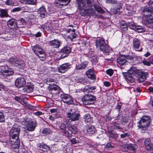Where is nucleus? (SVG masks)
Instances as JSON below:
<instances>
[{
  "label": "nucleus",
  "mask_w": 153,
  "mask_h": 153,
  "mask_svg": "<svg viewBox=\"0 0 153 153\" xmlns=\"http://www.w3.org/2000/svg\"><path fill=\"white\" fill-rule=\"evenodd\" d=\"M150 117L146 116H143L141 120L138 122V127L142 129V133H145V131H146L148 127L149 126L150 123Z\"/></svg>",
  "instance_id": "f257e3e1"
},
{
  "label": "nucleus",
  "mask_w": 153,
  "mask_h": 153,
  "mask_svg": "<svg viewBox=\"0 0 153 153\" xmlns=\"http://www.w3.org/2000/svg\"><path fill=\"white\" fill-rule=\"evenodd\" d=\"M10 134V139L11 142V147L14 149H18L19 147L20 140L19 139V134Z\"/></svg>",
  "instance_id": "f03ea898"
},
{
  "label": "nucleus",
  "mask_w": 153,
  "mask_h": 153,
  "mask_svg": "<svg viewBox=\"0 0 153 153\" xmlns=\"http://www.w3.org/2000/svg\"><path fill=\"white\" fill-rule=\"evenodd\" d=\"M96 97L90 94H87L85 95L82 100L84 104L85 105L93 104L96 101Z\"/></svg>",
  "instance_id": "7ed1b4c3"
},
{
  "label": "nucleus",
  "mask_w": 153,
  "mask_h": 153,
  "mask_svg": "<svg viewBox=\"0 0 153 153\" xmlns=\"http://www.w3.org/2000/svg\"><path fill=\"white\" fill-rule=\"evenodd\" d=\"M26 121L27 122V126L26 128H23L22 131H25L26 133H28L27 131H33L36 126V121H33L31 120H29L27 119Z\"/></svg>",
  "instance_id": "20e7f679"
},
{
  "label": "nucleus",
  "mask_w": 153,
  "mask_h": 153,
  "mask_svg": "<svg viewBox=\"0 0 153 153\" xmlns=\"http://www.w3.org/2000/svg\"><path fill=\"white\" fill-rule=\"evenodd\" d=\"M142 14L143 16L142 17L143 20H144L153 15V10L148 7H145L143 8Z\"/></svg>",
  "instance_id": "39448f33"
},
{
  "label": "nucleus",
  "mask_w": 153,
  "mask_h": 153,
  "mask_svg": "<svg viewBox=\"0 0 153 153\" xmlns=\"http://www.w3.org/2000/svg\"><path fill=\"white\" fill-rule=\"evenodd\" d=\"M71 51V48L68 46H65L60 51V59H62L67 56Z\"/></svg>",
  "instance_id": "423d86ee"
},
{
  "label": "nucleus",
  "mask_w": 153,
  "mask_h": 153,
  "mask_svg": "<svg viewBox=\"0 0 153 153\" xmlns=\"http://www.w3.org/2000/svg\"><path fill=\"white\" fill-rule=\"evenodd\" d=\"M67 117L71 121H75L78 120L80 116V114L78 112L74 111V112H69L67 113Z\"/></svg>",
  "instance_id": "0eeeda50"
},
{
  "label": "nucleus",
  "mask_w": 153,
  "mask_h": 153,
  "mask_svg": "<svg viewBox=\"0 0 153 153\" xmlns=\"http://www.w3.org/2000/svg\"><path fill=\"white\" fill-rule=\"evenodd\" d=\"M48 89L51 93L53 95L59 94L61 91L60 88L56 84H49Z\"/></svg>",
  "instance_id": "6e6552de"
},
{
  "label": "nucleus",
  "mask_w": 153,
  "mask_h": 153,
  "mask_svg": "<svg viewBox=\"0 0 153 153\" xmlns=\"http://www.w3.org/2000/svg\"><path fill=\"white\" fill-rule=\"evenodd\" d=\"M127 25L129 26V27L138 33H142L145 31L146 29L140 26H136L134 25L133 22H128Z\"/></svg>",
  "instance_id": "1a4fd4ad"
},
{
  "label": "nucleus",
  "mask_w": 153,
  "mask_h": 153,
  "mask_svg": "<svg viewBox=\"0 0 153 153\" xmlns=\"http://www.w3.org/2000/svg\"><path fill=\"white\" fill-rule=\"evenodd\" d=\"M71 1V0H55L54 4L57 8H61L63 6L68 5Z\"/></svg>",
  "instance_id": "9d476101"
},
{
  "label": "nucleus",
  "mask_w": 153,
  "mask_h": 153,
  "mask_svg": "<svg viewBox=\"0 0 153 153\" xmlns=\"http://www.w3.org/2000/svg\"><path fill=\"white\" fill-rule=\"evenodd\" d=\"M26 83L25 79L22 77L18 78L15 81V85L18 88L23 87Z\"/></svg>",
  "instance_id": "9b49d317"
},
{
  "label": "nucleus",
  "mask_w": 153,
  "mask_h": 153,
  "mask_svg": "<svg viewBox=\"0 0 153 153\" xmlns=\"http://www.w3.org/2000/svg\"><path fill=\"white\" fill-rule=\"evenodd\" d=\"M1 75L3 77L7 78L13 75L14 72L13 70L10 68H5L1 71Z\"/></svg>",
  "instance_id": "f8f14e48"
},
{
  "label": "nucleus",
  "mask_w": 153,
  "mask_h": 153,
  "mask_svg": "<svg viewBox=\"0 0 153 153\" xmlns=\"http://www.w3.org/2000/svg\"><path fill=\"white\" fill-rule=\"evenodd\" d=\"M148 75L147 72H141L137 76V81L138 82L140 83L144 81L146 79Z\"/></svg>",
  "instance_id": "ddd939ff"
},
{
  "label": "nucleus",
  "mask_w": 153,
  "mask_h": 153,
  "mask_svg": "<svg viewBox=\"0 0 153 153\" xmlns=\"http://www.w3.org/2000/svg\"><path fill=\"white\" fill-rule=\"evenodd\" d=\"M70 65L67 63L63 64L57 68L58 71L61 73H64L70 68Z\"/></svg>",
  "instance_id": "4468645a"
},
{
  "label": "nucleus",
  "mask_w": 153,
  "mask_h": 153,
  "mask_svg": "<svg viewBox=\"0 0 153 153\" xmlns=\"http://www.w3.org/2000/svg\"><path fill=\"white\" fill-rule=\"evenodd\" d=\"M33 85L30 83L28 84L25 88L22 90V92L24 94H26L27 93H29L33 91Z\"/></svg>",
  "instance_id": "2eb2a0df"
},
{
  "label": "nucleus",
  "mask_w": 153,
  "mask_h": 153,
  "mask_svg": "<svg viewBox=\"0 0 153 153\" xmlns=\"http://www.w3.org/2000/svg\"><path fill=\"white\" fill-rule=\"evenodd\" d=\"M122 74L127 82L131 83L134 82L135 79L132 74L128 72H123Z\"/></svg>",
  "instance_id": "dca6fc26"
},
{
  "label": "nucleus",
  "mask_w": 153,
  "mask_h": 153,
  "mask_svg": "<svg viewBox=\"0 0 153 153\" xmlns=\"http://www.w3.org/2000/svg\"><path fill=\"white\" fill-rule=\"evenodd\" d=\"M61 44V42L58 39H54L50 41L49 42V45L50 46L56 48H59Z\"/></svg>",
  "instance_id": "f3484780"
},
{
  "label": "nucleus",
  "mask_w": 153,
  "mask_h": 153,
  "mask_svg": "<svg viewBox=\"0 0 153 153\" xmlns=\"http://www.w3.org/2000/svg\"><path fill=\"white\" fill-rule=\"evenodd\" d=\"M8 26L10 28L16 29L17 27L16 20L14 19L9 20L7 22Z\"/></svg>",
  "instance_id": "a211bd4d"
},
{
  "label": "nucleus",
  "mask_w": 153,
  "mask_h": 153,
  "mask_svg": "<svg viewBox=\"0 0 153 153\" xmlns=\"http://www.w3.org/2000/svg\"><path fill=\"white\" fill-rule=\"evenodd\" d=\"M86 74L88 78L92 80H95L96 79V76L93 69H90L88 70L86 72Z\"/></svg>",
  "instance_id": "6ab92c4d"
},
{
  "label": "nucleus",
  "mask_w": 153,
  "mask_h": 153,
  "mask_svg": "<svg viewBox=\"0 0 153 153\" xmlns=\"http://www.w3.org/2000/svg\"><path fill=\"white\" fill-rule=\"evenodd\" d=\"M117 62L120 65H123L126 64L127 61L126 60L125 55H122L117 58Z\"/></svg>",
  "instance_id": "aec40b11"
},
{
  "label": "nucleus",
  "mask_w": 153,
  "mask_h": 153,
  "mask_svg": "<svg viewBox=\"0 0 153 153\" xmlns=\"http://www.w3.org/2000/svg\"><path fill=\"white\" fill-rule=\"evenodd\" d=\"M106 45V44L102 38H100L96 40V45L97 47L100 48V49L101 47H103Z\"/></svg>",
  "instance_id": "412c9836"
},
{
  "label": "nucleus",
  "mask_w": 153,
  "mask_h": 153,
  "mask_svg": "<svg viewBox=\"0 0 153 153\" xmlns=\"http://www.w3.org/2000/svg\"><path fill=\"white\" fill-rule=\"evenodd\" d=\"M46 13V9L43 7H40L38 10V14L39 16L43 18L45 17Z\"/></svg>",
  "instance_id": "4be33fe9"
},
{
  "label": "nucleus",
  "mask_w": 153,
  "mask_h": 153,
  "mask_svg": "<svg viewBox=\"0 0 153 153\" xmlns=\"http://www.w3.org/2000/svg\"><path fill=\"white\" fill-rule=\"evenodd\" d=\"M20 131V127L18 126H14L10 129V134H19Z\"/></svg>",
  "instance_id": "5701e85b"
},
{
  "label": "nucleus",
  "mask_w": 153,
  "mask_h": 153,
  "mask_svg": "<svg viewBox=\"0 0 153 153\" xmlns=\"http://www.w3.org/2000/svg\"><path fill=\"white\" fill-rule=\"evenodd\" d=\"M15 65L20 69H23L25 67V63L24 61L18 59Z\"/></svg>",
  "instance_id": "b1692460"
},
{
  "label": "nucleus",
  "mask_w": 153,
  "mask_h": 153,
  "mask_svg": "<svg viewBox=\"0 0 153 153\" xmlns=\"http://www.w3.org/2000/svg\"><path fill=\"white\" fill-rule=\"evenodd\" d=\"M101 51L106 55H108L109 53L111 50V49L107 45H104L103 47H101L100 49Z\"/></svg>",
  "instance_id": "393cba45"
},
{
  "label": "nucleus",
  "mask_w": 153,
  "mask_h": 153,
  "mask_svg": "<svg viewBox=\"0 0 153 153\" xmlns=\"http://www.w3.org/2000/svg\"><path fill=\"white\" fill-rule=\"evenodd\" d=\"M32 49L36 55H38V54L42 53L43 49L39 48L38 45H35L32 47Z\"/></svg>",
  "instance_id": "a878e982"
},
{
  "label": "nucleus",
  "mask_w": 153,
  "mask_h": 153,
  "mask_svg": "<svg viewBox=\"0 0 153 153\" xmlns=\"http://www.w3.org/2000/svg\"><path fill=\"white\" fill-rule=\"evenodd\" d=\"M143 21H145L146 24L148 27L153 28V17L149 19L147 18Z\"/></svg>",
  "instance_id": "bb28decb"
},
{
  "label": "nucleus",
  "mask_w": 153,
  "mask_h": 153,
  "mask_svg": "<svg viewBox=\"0 0 153 153\" xmlns=\"http://www.w3.org/2000/svg\"><path fill=\"white\" fill-rule=\"evenodd\" d=\"M0 16L1 18L8 17H10L8 14V11L7 10L1 9L0 10Z\"/></svg>",
  "instance_id": "cd10ccee"
},
{
  "label": "nucleus",
  "mask_w": 153,
  "mask_h": 153,
  "mask_svg": "<svg viewBox=\"0 0 153 153\" xmlns=\"http://www.w3.org/2000/svg\"><path fill=\"white\" fill-rule=\"evenodd\" d=\"M38 146L40 149H39L43 151V152H46L49 149V147L46 145L43 144L42 143H39L38 145Z\"/></svg>",
  "instance_id": "c85d7f7f"
},
{
  "label": "nucleus",
  "mask_w": 153,
  "mask_h": 153,
  "mask_svg": "<svg viewBox=\"0 0 153 153\" xmlns=\"http://www.w3.org/2000/svg\"><path fill=\"white\" fill-rule=\"evenodd\" d=\"M88 64L87 62H84L80 65H76V70H81L84 69L87 65Z\"/></svg>",
  "instance_id": "c756f323"
},
{
  "label": "nucleus",
  "mask_w": 153,
  "mask_h": 153,
  "mask_svg": "<svg viewBox=\"0 0 153 153\" xmlns=\"http://www.w3.org/2000/svg\"><path fill=\"white\" fill-rule=\"evenodd\" d=\"M59 127L62 133L66 134L68 131L66 130V126L65 124L63 123H61L59 124Z\"/></svg>",
  "instance_id": "7c9ffc66"
},
{
  "label": "nucleus",
  "mask_w": 153,
  "mask_h": 153,
  "mask_svg": "<svg viewBox=\"0 0 153 153\" xmlns=\"http://www.w3.org/2000/svg\"><path fill=\"white\" fill-rule=\"evenodd\" d=\"M133 45L134 48L138 49L140 45V42L139 40L136 38L133 39Z\"/></svg>",
  "instance_id": "2f4dec72"
},
{
  "label": "nucleus",
  "mask_w": 153,
  "mask_h": 153,
  "mask_svg": "<svg viewBox=\"0 0 153 153\" xmlns=\"http://www.w3.org/2000/svg\"><path fill=\"white\" fill-rule=\"evenodd\" d=\"M86 130L88 134H93L95 133V129L93 126H89Z\"/></svg>",
  "instance_id": "473e14b6"
},
{
  "label": "nucleus",
  "mask_w": 153,
  "mask_h": 153,
  "mask_svg": "<svg viewBox=\"0 0 153 153\" xmlns=\"http://www.w3.org/2000/svg\"><path fill=\"white\" fill-rule=\"evenodd\" d=\"M96 89L95 86L91 87L88 85H86L85 87L84 90L85 92L87 91V92H92V90H94Z\"/></svg>",
  "instance_id": "72a5a7b5"
},
{
  "label": "nucleus",
  "mask_w": 153,
  "mask_h": 153,
  "mask_svg": "<svg viewBox=\"0 0 153 153\" xmlns=\"http://www.w3.org/2000/svg\"><path fill=\"white\" fill-rule=\"evenodd\" d=\"M137 148V146L135 144H128L127 146V149L128 150H135Z\"/></svg>",
  "instance_id": "f704fd0d"
},
{
  "label": "nucleus",
  "mask_w": 153,
  "mask_h": 153,
  "mask_svg": "<svg viewBox=\"0 0 153 153\" xmlns=\"http://www.w3.org/2000/svg\"><path fill=\"white\" fill-rule=\"evenodd\" d=\"M68 129L72 132V134H76L77 133V128L74 125L70 126Z\"/></svg>",
  "instance_id": "c9c22d12"
},
{
  "label": "nucleus",
  "mask_w": 153,
  "mask_h": 153,
  "mask_svg": "<svg viewBox=\"0 0 153 153\" xmlns=\"http://www.w3.org/2000/svg\"><path fill=\"white\" fill-rule=\"evenodd\" d=\"M145 145L146 147V149H150V146L152 145V143L151 142V140L149 139H147L144 141Z\"/></svg>",
  "instance_id": "e433bc0d"
},
{
  "label": "nucleus",
  "mask_w": 153,
  "mask_h": 153,
  "mask_svg": "<svg viewBox=\"0 0 153 153\" xmlns=\"http://www.w3.org/2000/svg\"><path fill=\"white\" fill-rule=\"evenodd\" d=\"M42 133L44 134H51L53 133V131L49 128H45L43 130Z\"/></svg>",
  "instance_id": "4c0bfd02"
},
{
  "label": "nucleus",
  "mask_w": 153,
  "mask_h": 153,
  "mask_svg": "<svg viewBox=\"0 0 153 153\" xmlns=\"http://www.w3.org/2000/svg\"><path fill=\"white\" fill-rule=\"evenodd\" d=\"M18 59L16 57H11L9 59L8 62L13 64L15 65L16 62L18 61Z\"/></svg>",
  "instance_id": "58836bf2"
},
{
  "label": "nucleus",
  "mask_w": 153,
  "mask_h": 153,
  "mask_svg": "<svg viewBox=\"0 0 153 153\" xmlns=\"http://www.w3.org/2000/svg\"><path fill=\"white\" fill-rule=\"evenodd\" d=\"M86 7H88L89 8L88 9V10H90L92 11L91 7L92 6V4L91 0H86Z\"/></svg>",
  "instance_id": "ea45409f"
},
{
  "label": "nucleus",
  "mask_w": 153,
  "mask_h": 153,
  "mask_svg": "<svg viewBox=\"0 0 153 153\" xmlns=\"http://www.w3.org/2000/svg\"><path fill=\"white\" fill-rule=\"evenodd\" d=\"M25 1L27 4L35 5L37 3V0H25Z\"/></svg>",
  "instance_id": "a19ab883"
},
{
  "label": "nucleus",
  "mask_w": 153,
  "mask_h": 153,
  "mask_svg": "<svg viewBox=\"0 0 153 153\" xmlns=\"http://www.w3.org/2000/svg\"><path fill=\"white\" fill-rule=\"evenodd\" d=\"M70 96V95H68L67 94H61L60 95V97H61V99H62V101L64 102L65 103V100H66L67 99H68V96Z\"/></svg>",
  "instance_id": "79ce46f5"
},
{
  "label": "nucleus",
  "mask_w": 153,
  "mask_h": 153,
  "mask_svg": "<svg viewBox=\"0 0 153 153\" xmlns=\"http://www.w3.org/2000/svg\"><path fill=\"white\" fill-rule=\"evenodd\" d=\"M65 103L69 105L72 104L73 102V99L70 95L68 96V98L66 100H65Z\"/></svg>",
  "instance_id": "37998d69"
},
{
  "label": "nucleus",
  "mask_w": 153,
  "mask_h": 153,
  "mask_svg": "<svg viewBox=\"0 0 153 153\" xmlns=\"http://www.w3.org/2000/svg\"><path fill=\"white\" fill-rule=\"evenodd\" d=\"M85 121L86 123H88L91 121V117L90 114H87L84 116Z\"/></svg>",
  "instance_id": "c03bdc74"
},
{
  "label": "nucleus",
  "mask_w": 153,
  "mask_h": 153,
  "mask_svg": "<svg viewBox=\"0 0 153 153\" xmlns=\"http://www.w3.org/2000/svg\"><path fill=\"white\" fill-rule=\"evenodd\" d=\"M95 10L98 12L100 13H102L104 12V11L99 6H97L94 7Z\"/></svg>",
  "instance_id": "a18cd8bd"
},
{
  "label": "nucleus",
  "mask_w": 153,
  "mask_h": 153,
  "mask_svg": "<svg viewBox=\"0 0 153 153\" xmlns=\"http://www.w3.org/2000/svg\"><path fill=\"white\" fill-rule=\"evenodd\" d=\"M39 58L42 60H43L45 58V54L43 51L42 53H41L38 54V55H37Z\"/></svg>",
  "instance_id": "49530a36"
},
{
  "label": "nucleus",
  "mask_w": 153,
  "mask_h": 153,
  "mask_svg": "<svg viewBox=\"0 0 153 153\" xmlns=\"http://www.w3.org/2000/svg\"><path fill=\"white\" fill-rule=\"evenodd\" d=\"M9 34H4L3 36L0 37L1 38H2L4 39L5 40H10V37L9 36Z\"/></svg>",
  "instance_id": "de8ad7c7"
},
{
  "label": "nucleus",
  "mask_w": 153,
  "mask_h": 153,
  "mask_svg": "<svg viewBox=\"0 0 153 153\" xmlns=\"http://www.w3.org/2000/svg\"><path fill=\"white\" fill-rule=\"evenodd\" d=\"M115 147V146H112L110 143H107L105 147V148L108 150H110Z\"/></svg>",
  "instance_id": "09e8293b"
},
{
  "label": "nucleus",
  "mask_w": 153,
  "mask_h": 153,
  "mask_svg": "<svg viewBox=\"0 0 153 153\" xmlns=\"http://www.w3.org/2000/svg\"><path fill=\"white\" fill-rule=\"evenodd\" d=\"M128 22H127V23H126V25H125V24H122L121 26H120V27L121 29L123 30H124V31H126V30H127L128 29V27H127V26H128L129 27V26H128L127 24V23H128Z\"/></svg>",
  "instance_id": "8fccbe9b"
},
{
  "label": "nucleus",
  "mask_w": 153,
  "mask_h": 153,
  "mask_svg": "<svg viewBox=\"0 0 153 153\" xmlns=\"http://www.w3.org/2000/svg\"><path fill=\"white\" fill-rule=\"evenodd\" d=\"M105 2L107 3L115 4L117 3V0H105Z\"/></svg>",
  "instance_id": "3c124183"
},
{
  "label": "nucleus",
  "mask_w": 153,
  "mask_h": 153,
  "mask_svg": "<svg viewBox=\"0 0 153 153\" xmlns=\"http://www.w3.org/2000/svg\"><path fill=\"white\" fill-rule=\"evenodd\" d=\"M5 120L3 113L0 111V122H3Z\"/></svg>",
  "instance_id": "603ef678"
},
{
  "label": "nucleus",
  "mask_w": 153,
  "mask_h": 153,
  "mask_svg": "<svg viewBox=\"0 0 153 153\" xmlns=\"http://www.w3.org/2000/svg\"><path fill=\"white\" fill-rule=\"evenodd\" d=\"M5 3L7 5L10 6H12L14 4V3L11 0H7Z\"/></svg>",
  "instance_id": "864d4df0"
},
{
  "label": "nucleus",
  "mask_w": 153,
  "mask_h": 153,
  "mask_svg": "<svg viewBox=\"0 0 153 153\" xmlns=\"http://www.w3.org/2000/svg\"><path fill=\"white\" fill-rule=\"evenodd\" d=\"M107 74L110 76H111L113 74V70L111 69H109L106 71Z\"/></svg>",
  "instance_id": "5fc2aeb1"
},
{
  "label": "nucleus",
  "mask_w": 153,
  "mask_h": 153,
  "mask_svg": "<svg viewBox=\"0 0 153 153\" xmlns=\"http://www.w3.org/2000/svg\"><path fill=\"white\" fill-rule=\"evenodd\" d=\"M125 57H126V60H130L131 61V62H132L131 60H133L134 59V57L131 56L125 55Z\"/></svg>",
  "instance_id": "6e6d98bb"
},
{
  "label": "nucleus",
  "mask_w": 153,
  "mask_h": 153,
  "mask_svg": "<svg viewBox=\"0 0 153 153\" xmlns=\"http://www.w3.org/2000/svg\"><path fill=\"white\" fill-rule=\"evenodd\" d=\"M91 62H97L98 61L97 56H92V57L90 58V59Z\"/></svg>",
  "instance_id": "4d7b16f0"
},
{
  "label": "nucleus",
  "mask_w": 153,
  "mask_h": 153,
  "mask_svg": "<svg viewBox=\"0 0 153 153\" xmlns=\"http://www.w3.org/2000/svg\"><path fill=\"white\" fill-rule=\"evenodd\" d=\"M21 8L20 7H16L13 9L12 10V12H18L21 10Z\"/></svg>",
  "instance_id": "13d9d810"
},
{
  "label": "nucleus",
  "mask_w": 153,
  "mask_h": 153,
  "mask_svg": "<svg viewBox=\"0 0 153 153\" xmlns=\"http://www.w3.org/2000/svg\"><path fill=\"white\" fill-rule=\"evenodd\" d=\"M86 81L87 80L85 78H82L79 80V81L81 83L83 84H85V83H86Z\"/></svg>",
  "instance_id": "bf43d9fd"
},
{
  "label": "nucleus",
  "mask_w": 153,
  "mask_h": 153,
  "mask_svg": "<svg viewBox=\"0 0 153 153\" xmlns=\"http://www.w3.org/2000/svg\"><path fill=\"white\" fill-rule=\"evenodd\" d=\"M149 4V7L153 10V0H150Z\"/></svg>",
  "instance_id": "052dcab7"
},
{
  "label": "nucleus",
  "mask_w": 153,
  "mask_h": 153,
  "mask_svg": "<svg viewBox=\"0 0 153 153\" xmlns=\"http://www.w3.org/2000/svg\"><path fill=\"white\" fill-rule=\"evenodd\" d=\"M79 44H81L82 47L85 46L86 44V42L85 41H81Z\"/></svg>",
  "instance_id": "680f3d73"
},
{
  "label": "nucleus",
  "mask_w": 153,
  "mask_h": 153,
  "mask_svg": "<svg viewBox=\"0 0 153 153\" xmlns=\"http://www.w3.org/2000/svg\"><path fill=\"white\" fill-rule=\"evenodd\" d=\"M142 63L144 65L147 66H150V63L148 61L146 60H144L142 61Z\"/></svg>",
  "instance_id": "e2e57ef3"
},
{
  "label": "nucleus",
  "mask_w": 153,
  "mask_h": 153,
  "mask_svg": "<svg viewBox=\"0 0 153 153\" xmlns=\"http://www.w3.org/2000/svg\"><path fill=\"white\" fill-rule=\"evenodd\" d=\"M34 114L37 116H40L42 115V112L40 111H38L34 113Z\"/></svg>",
  "instance_id": "0e129e2a"
},
{
  "label": "nucleus",
  "mask_w": 153,
  "mask_h": 153,
  "mask_svg": "<svg viewBox=\"0 0 153 153\" xmlns=\"http://www.w3.org/2000/svg\"><path fill=\"white\" fill-rule=\"evenodd\" d=\"M57 108H54V109H51L50 110V111L51 113H56L57 112Z\"/></svg>",
  "instance_id": "69168bd1"
},
{
  "label": "nucleus",
  "mask_w": 153,
  "mask_h": 153,
  "mask_svg": "<svg viewBox=\"0 0 153 153\" xmlns=\"http://www.w3.org/2000/svg\"><path fill=\"white\" fill-rule=\"evenodd\" d=\"M104 85L106 87H108L110 85V83L108 81L105 82L104 83Z\"/></svg>",
  "instance_id": "338daca9"
},
{
  "label": "nucleus",
  "mask_w": 153,
  "mask_h": 153,
  "mask_svg": "<svg viewBox=\"0 0 153 153\" xmlns=\"http://www.w3.org/2000/svg\"><path fill=\"white\" fill-rule=\"evenodd\" d=\"M71 142L73 144H75L76 143V140L75 138H73L71 140Z\"/></svg>",
  "instance_id": "774afa93"
}]
</instances>
